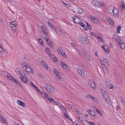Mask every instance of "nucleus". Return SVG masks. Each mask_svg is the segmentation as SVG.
Masks as SVG:
<instances>
[{"mask_svg": "<svg viewBox=\"0 0 125 125\" xmlns=\"http://www.w3.org/2000/svg\"><path fill=\"white\" fill-rule=\"evenodd\" d=\"M109 12L113 14V16L115 17H118L119 15L118 10L116 8L111 6L108 9Z\"/></svg>", "mask_w": 125, "mask_h": 125, "instance_id": "obj_1", "label": "nucleus"}, {"mask_svg": "<svg viewBox=\"0 0 125 125\" xmlns=\"http://www.w3.org/2000/svg\"><path fill=\"white\" fill-rule=\"evenodd\" d=\"M40 34L43 37L46 38L48 35L47 28L44 26H41Z\"/></svg>", "mask_w": 125, "mask_h": 125, "instance_id": "obj_2", "label": "nucleus"}, {"mask_svg": "<svg viewBox=\"0 0 125 125\" xmlns=\"http://www.w3.org/2000/svg\"><path fill=\"white\" fill-rule=\"evenodd\" d=\"M91 4L94 6L98 7H103L105 5L103 3H102L96 0H92Z\"/></svg>", "mask_w": 125, "mask_h": 125, "instance_id": "obj_3", "label": "nucleus"}, {"mask_svg": "<svg viewBox=\"0 0 125 125\" xmlns=\"http://www.w3.org/2000/svg\"><path fill=\"white\" fill-rule=\"evenodd\" d=\"M44 85L45 88L47 91L51 93L53 92L54 89L50 84L47 83L45 84Z\"/></svg>", "mask_w": 125, "mask_h": 125, "instance_id": "obj_4", "label": "nucleus"}, {"mask_svg": "<svg viewBox=\"0 0 125 125\" xmlns=\"http://www.w3.org/2000/svg\"><path fill=\"white\" fill-rule=\"evenodd\" d=\"M18 23L16 21H13L11 22L10 23V26L11 29L13 30H15L17 28Z\"/></svg>", "mask_w": 125, "mask_h": 125, "instance_id": "obj_5", "label": "nucleus"}, {"mask_svg": "<svg viewBox=\"0 0 125 125\" xmlns=\"http://www.w3.org/2000/svg\"><path fill=\"white\" fill-rule=\"evenodd\" d=\"M56 49L57 51L59 54H61L64 57L66 56V55L65 54L64 51L62 50V48L57 47Z\"/></svg>", "mask_w": 125, "mask_h": 125, "instance_id": "obj_6", "label": "nucleus"}, {"mask_svg": "<svg viewBox=\"0 0 125 125\" xmlns=\"http://www.w3.org/2000/svg\"><path fill=\"white\" fill-rule=\"evenodd\" d=\"M88 83L92 89H95L96 86L95 83L92 80H88Z\"/></svg>", "mask_w": 125, "mask_h": 125, "instance_id": "obj_7", "label": "nucleus"}, {"mask_svg": "<svg viewBox=\"0 0 125 125\" xmlns=\"http://www.w3.org/2000/svg\"><path fill=\"white\" fill-rule=\"evenodd\" d=\"M104 99L106 102L108 104H111V101L109 96L107 94L104 95L103 96Z\"/></svg>", "mask_w": 125, "mask_h": 125, "instance_id": "obj_8", "label": "nucleus"}, {"mask_svg": "<svg viewBox=\"0 0 125 125\" xmlns=\"http://www.w3.org/2000/svg\"><path fill=\"white\" fill-rule=\"evenodd\" d=\"M10 80L12 81L13 82L15 83L18 86H21L20 83L17 80L15 79L12 76H10Z\"/></svg>", "mask_w": 125, "mask_h": 125, "instance_id": "obj_9", "label": "nucleus"}, {"mask_svg": "<svg viewBox=\"0 0 125 125\" xmlns=\"http://www.w3.org/2000/svg\"><path fill=\"white\" fill-rule=\"evenodd\" d=\"M119 45L122 49H123L125 47V43L122 40H120L119 42Z\"/></svg>", "mask_w": 125, "mask_h": 125, "instance_id": "obj_10", "label": "nucleus"}, {"mask_svg": "<svg viewBox=\"0 0 125 125\" xmlns=\"http://www.w3.org/2000/svg\"><path fill=\"white\" fill-rule=\"evenodd\" d=\"M73 21L74 22L76 23L79 24L81 22L79 18L76 16H74L73 18Z\"/></svg>", "mask_w": 125, "mask_h": 125, "instance_id": "obj_11", "label": "nucleus"}, {"mask_svg": "<svg viewBox=\"0 0 125 125\" xmlns=\"http://www.w3.org/2000/svg\"><path fill=\"white\" fill-rule=\"evenodd\" d=\"M41 61H40V62L41 64L44 67L45 69L46 70L48 69V68L46 63L42 60V59H40Z\"/></svg>", "mask_w": 125, "mask_h": 125, "instance_id": "obj_12", "label": "nucleus"}, {"mask_svg": "<svg viewBox=\"0 0 125 125\" xmlns=\"http://www.w3.org/2000/svg\"><path fill=\"white\" fill-rule=\"evenodd\" d=\"M24 69L26 71L29 72L31 74L33 73V70L31 69L29 66V67L26 68H25Z\"/></svg>", "mask_w": 125, "mask_h": 125, "instance_id": "obj_13", "label": "nucleus"}, {"mask_svg": "<svg viewBox=\"0 0 125 125\" xmlns=\"http://www.w3.org/2000/svg\"><path fill=\"white\" fill-rule=\"evenodd\" d=\"M83 69L81 68H78L77 69V71L78 73L81 75H83L84 74V72Z\"/></svg>", "mask_w": 125, "mask_h": 125, "instance_id": "obj_14", "label": "nucleus"}, {"mask_svg": "<svg viewBox=\"0 0 125 125\" xmlns=\"http://www.w3.org/2000/svg\"><path fill=\"white\" fill-rule=\"evenodd\" d=\"M87 112L90 115L94 116H95V113L94 111L88 110L87 111Z\"/></svg>", "mask_w": 125, "mask_h": 125, "instance_id": "obj_15", "label": "nucleus"}, {"mask_svg": "<svg viewBox=\"0 0 125 125\" xmlns=\"http://www.w3.org/2000/svg\"><path fill=\"white\" fill-rule=\"evenodd\" d=\"M17 103L18 104L20 105L23 107H24L25 106L24 103L23 102H22L21 100H18L17 101Z\"/></svg>", "mask_w": 125, "mask_h": 125, "instance_id": "obj_16", "label": "nucleus"}, {"mask_svg": "<svg viewBox=\"0 0 125 125\" xmlns=\"http://www.w3.org/2000/svg\"><path fill=\"white\" fill-rule=\"evenodd\" d=\"M76 117L77 119L79 120L81 122H82L83 121V118L82 117V115H77Z\"/></svg>", "mask_w": 125, "mask_h": 125, "instance_id": "obj_17", "label": "nucleus"}, {"mask_svg": "<svg viewBox=\"0 0 125 125\" xmlns=\"http://www.w3.org/2000/svg\"><path fill=\"white\" fill-rule=\"evenodd\" d=\"M75 12L76 13L80 14L83 12V10L79 8L75 10Z\"/></svg>", "mask_w": 125, "mask_h": 125, "instance_id": "obj_18", "label": "nucleus"}, {"mask_svg": "<svg viewBox=\"0 0 125 125\" xmlns=\"http://www.w3.org/2000/svg\"><path fill=\"white\" fill-rule=\"evenodd\" d=\"M114 35V36L113 38H115L116 39V42H118V43H119V42L120 41V40H122L119 37H117V36L116 35Z\"/></svg>", "mask_w": 125, "mask_h": 125, "instance_id": "obj_19", "label": "nucleus"}, {"mask_svg": "<svg viewBox=\"0 0 125 125\" xmlns=\"http://www.w3.org/2000/svg\"><path fill=\"white\" fill-rule=\"evenodd\" d=\"M60 64L62 67L64 69H65L66 68L67 65L65 64L63 62L61 61V62Z\"/></svg>", "mask_w": 125, "mask_h": 125, "instance_id": "obj_20", "label": "nucleus"}, {"mask_svg": "<svg viewBox=\"0 0 125 125\" xmlns=\"http://www.w3.org/2000/svg\"><path fill=\"white\" fill-rule=\"evenodd\" d=\"M0 120L1 121V122L3 123L6 124V123L5 122L6 119L5 117H0Z\"/></svg>", "mask_w": 125, "mask_h": 125, "instance_id": "obj_21", "label": "nucleus"}, {"mask_svg": "<svg viewBox=\"0 0 125 125\" xmlns=\"http://www.w3.org/2000/svg\"><path fill=\"white\" fill-rule=\"evenodd\" d=\"M20 77L23 82H24L25 83L27 82L28 80L25 77H22L21 76H20Z\"/></svg>", "mask_w": 125, "mask_h": 125, "instance_id": "obj_22", "label": "nucleus"}, {"mask_svg": "<svg viewBox=\"0 0 125 125\" xmlns=\"http://www.w3.org/2000/svg\"><path fill=\"white\" fill-rule=\"evenodd\" d=\"M3 72L4 73L3 74L4 75L5 77L7 76L8 78H9L10 79V76H11L5 72L3 71Z\"/></svg>", "mask_w": 125, "mask_h": 125, "instance_id": "obj_23", "label": "nucleus"}, {"mask_svg": "<svg viewBox=\"0 0 125 125\" xmlns=\"http://www.w3.org/2000/svg\"><path fill=\"white\" fill-rule=\"evenodd\" d=\"M44 38V39L45 40L47 41V42L48 45H49L50 43H51V42L50 40L49 39L48 36L47 37H46V38Z\"/></svg>", "mask_w": 125, "mask_h": 125, "instance_id": "obj_24", "label": "nucleus"}, {"mask_svg": "<svg viewBox=\"0 0 125 125\" xmlns=\"http://www.w3.org/2000/svg\"><path fill=\"white\" fill-rule=\"evenodd\" d=\"M87 97L89 99H91L92 100L95 101L96 100V98L92 96L91 95L88 94L87 95Z\"/></svg>", "mask_w": 125, "mask_h": 125, "instance_id": "obj_25", "label": "nucleus"}, {"mask_svg": "<svg viewBox=\"0 0 125 125\" xmlns=\"http://www.w3.org/2000/svg\"><path fill=\"white\" fill-rule=\"evenodd\" d=\"M22 67L24 69L26 68L29 67V66L26 64V63H22L21 64Z\"/></svg>", "mask_w": 125, "mask_h": 125, "instance_id": "obj_26", "label": "nucleus"}, {"mask_svg": "<svg viewBox=\"0 0 125 125\" xmlns=\"http://www.w3.org/2000/svg\"><path fill=\"white\" fill-rule=\"evenodd\" d=\"M102 47L103 48L104 50V51L105 52H109V51H107V50H108V49L107 46L105 45H102Z\"/></svg>", "mask_w": 125, "mask_h": 125, "instance_id": "obj_27", "label": "nucleus"}, {"mask_svg": "<svg viewBox=\"0 0 125 125\" xmlns=\"http://www.w3.org/2000/svg\"><path fill=\"white\" fill-rule=\"evenodd\" d=\"M91 20L92 21H93L94 23L97 22L98 20V18L94 17L93 18H92L91 17Z\"/></svg>", "mask_w": 125, "mask_h": 125, "instance_id": "obj_28", "label": "nucleus"}, {"mask_svg": "<svg viewBox=\"0 0 125 125\" xmlns=\"http://www.w3.org/2000/svg\"><path fill=\"white\" fill-rule=\"evenodd\" d=\"M45 50L46 52L49 54V56H52V54L51 53L49 50L48 48H46V49Z\"/></svg>", "mask_w": 125, "mask_h": 125, "instance_id": "obj_29", "label": "nucleus"}, {"mask_svg": "<svg viewBox=\"0 0 125 125\" xmlns=\"http://www.w3.org/2000/svg\"><path fill=\"white\" fill-rule=\"evenodd\" d=\"M38 41L39 43L41 44L42 46L44 45L43 43L42 40L41 38H39Z\"/></svg>", "mask_w": 125, "mask_h": 125, "instance_id": "obj_30", "label": "nucleus"}, {"mask_svg": "<svg viewBox=\"0 0 125 125\" xmlns=\"http://www.w3.org/2000/svg\"><path fill=\"white\" fill-rule=\"evenodd\" d=\"M74 110L77 113V115H82L81 114V112L78 110H77V109L76 108H74Z\"/></svg>", "mask_w": 125, "mask_h": 125, "instance_id": "obj_31", "label": "nucleus"}, {"mask_svg": "<svg viewBox=\"0 0 125 125\" xmlns=\"http://www.w3.org/2000/svg\"><path fill=\"white\" fill-rule=\"evenodd\" d=\"M86 25L88 29H89L90 30H91L92 28V27L91 25L90 24L88 23L87 22H86Z\"/></svg>", "mask_w": 125, "mask_h": 125, "instance_id": "obj_32", "label": "nucleus"}, {"mask_svg": "<svg viewBox=\"0 0 125 125\" xmlns=\"http://www.w3.org/2000/svg\"><path fill=\"white\" fill-rule=\"evenodd\" d=\"M47 99L50 102H52L54 101V100L52 98H51L50 97H47Z\"/></svg>", "mask_w": 125, "mask_h": 125, "instance_id": "obj_33", "label": "nucleus"}, {"mask_svg": "<svg viewBox=\"0 0 125 125\" xmlns=\"http://www.w3.org/2000/svg\"><path fill=\"white\" fill-rule=\"evenodd\" d=\"M121 2L123 3V4H122L121 5V9L123 10H125V7L124 4L123 2L122 1Z\"/></svg>", "mask_w": 125, "mask_h": 125, "instance_id": "obj_34", "label": "nucleus"}, {"mask_svg": "<svg viewBox=\"0 0 125 125\" xmlns=\"http://www.w3.org/2000/svg\"><path fill=\"white\" fill-rule=\"evenodd\" d=\"M108 22L111 25H113V22L112 20L110 19L109 18H108Z\"/></svg>", "mask_w": 125, "mask_h": 125, "instance_id": "obj_35", "label": "nucleus"}, {"mask_svg": "<svg viewBox=\"0 0 125 125\" xmlns=\"http://www.w3.org/2000/svg\"><path fill=\"white\" fill-rule=\"evenodd\" d=\"M56 77L60 81H62V77H61V76L59 74H58L57 75H56Z\"/></svg>", "mask_w": 125, "mask_h": 125, "instance_id": "obj_36", "label": "nucleus"}, {"mask_svg": "<svg viewBox=\"0 0 125 125\" xmlns=\"http://www.w3.org/2000/svg\"><path fill=\"white\" fill-rule=\"evenodd\" d=\"M99 89L101 90H102L103 89H104V88L103 87V86L102 85V84H99Z\"/></svg>", "mask_w": 125, "mask_h": 125, "instance_id": "obj_37", "label": "nucleus"}, {"mask_svg": "<svg viewBox=\"0 0 125 125\" xmlns=\"http://www.w3.org/2000/svg\"><path fill=\"white\" fill-rule=\"evenodd\" d=\"M109 85L107 87L110 89H112L113 88V85L112 84H111V83H108Z\"/></svg>", "mask_w": 125, "mask_h": 125, "instance_id": "obj_38", "label": "nucleus"}, {"mask_svg": "<svg viewBox=\"0 0 125 125\" xmlns=\"http://www.w3.org/2000/svg\"><path fill=\"white\" fill-rule=\"evenodd\" d=\"M97 38L99 42H102L103 41V39L100 35L99 36H98Z\"/></svg>", "mask_w": 125, "mask_h": 125, "instance_id": "obj_39", "label": "nucleus"}, {"mask_svg": "<svg viewBox=\"0 0 125 125\" xmlns=\"http://www.w3.org/2000/svg\"><path fill=\"white\" fill-rule=\"evenodd\" d=\"M81 41L83 42L85 44L86 43V37H83Z\"/></svg>", "mask_w": 125, "mask_h": 125, "instance_id": "obj_40", "label": "nucleus"}, {"mask_svg": "<svg viewBox=\"0 0 125 125\" xmlns=\"http://www.w3.org/2000/svg\"><path fill=\"white\" fill-rule=\"evenodd\" d=\"M34 87L37 90V91H39V92L41 94H43L42 93V92H40V91L39 89V88L35 85V86H34Z\"/></svg>", "mask_w": 125, "mask_h": 125, "instance_id": "obj_41", "label": "nucleus"}, {"mask_svg": "<svg viewBox=\"0 0 125 125\" xmlns=\"http://www.w3.org/2000/svg\"><path fill=\"white\" fill-rule=\"evenodd\" d=\"M51 29H52L53 30V31H55L56 32V34H57V33L56 31V28L54 26H52V28H51Z\"/></svg>", "mask_w": 125, "mask_h": 125, "instance_id": "obj_42", "label": "nucleus"}, {"mask_svg": "<svg viewBox=\"0 0 125 125\" xmlns=\"http://www.w3.org/2000/svg\"><path fill=\"white\" fill-rule=\"evenodd\" d=\"M103 60L104 62H105L107 65H109V63L108 62H107V60L106 59L104 58L103 59Z\"/></svg>", "mask_w": 125, "mask_h": 125, "instance_id": "obj_43", "label": "nucleus"}, {"mask_svg": "<svg viewBox=\"0 0 125 125\" xmlns=\"http://www.w3.org/2000/svg\"><path fill=\"white\" fill-rule=\"evenodd\" d=\"M79 24L81 26L83 27H84L85 26V24L81 22Z\"/></svg>", "mask_w": 125, "mask_h": 125, "instance_id": "obj_44", "label": "nucleus"}, {"mask_svg": "<svg viewBox=\"0 0 125 125\" xmlns=\"http://www.w3.org/2000/svg\"><path fill=\"white\" fill-rule=\"evenodd\" d=\"M19 75H21L22 76L25 75V73L21 71L19 73Z\"/></svg>", "mask_w": 125, "mask_h": 125, "instance_id": "obj_45", "label": "nucleus"}, {"mask_svg": "<svg viewBox=\"0 0 125 125\" xmlns=\"http://www.w3.org/2000/svg\"><path fill=\"white\" fill-rule=\"evenodd\" d=\"M86 60L88 61H90V58L89 55L86 54Z\"/></svg>", "mask_w": 125, "mask_h": 125, "instance_id": "obj_46", "label": "nucleus"}, {"mask_svg": "<svg viewBox=\"0 0 125 125\" xmlns=\"http://www.w3.org/2000/svg\"><path fill=\"white\" fill-rule=\"evenodd\" d=\"M88 122L90 125H95L94 123L90 121Z\"/></svg>", "mask_w": 125, "mask_h": 125, "instance_id": "obj_47", "label": "nucleus"}, {"mask_svg": "<svg viewBox=\"0 0 125 125\" xmlns=\"http://www.w3.org/2000/svg\"><path fill=\"white\" fill-rule=\"evenodd\" d=\"M96 112H97V113L99 114L100 115H103V114L102 113V112H101L99 110H98L96 111Z\"/></svg>", "mask_w": 125, "mask_h": 125, "instance_id": "obj_48", "label": "nucleus"}, {"mask_svg": "<svg viewBox=\"0 0 125 125\" xmlns=\"http://www.w3.org/2000/svg\"><path fill=\"white\" fill-rule=\"evenodd\" d=\"M60 35L61 36L63 35L64 33L63 31L61 30H60Z\"/></svg>", "mask_w": 125, "mask_h": 125, "instance_id": "obj_49", "label": "nucleus"}, {"mask_svg": "<svg viewBox=\"0 0 125 125\" xmlns=\"http://www.w3.org/2000/svg\"><path fill=\"white\" fill-rule=\"evenodd\" d=\"M116 28L117 30V31H120V30H121V27L120 26H119V27H117Z\"/></svg>", "mask_w": 125, "mask_h": 125, "instance_id": "obj_50", "label": "nucleus"}, {"mask_svg": "<svg viewBox=\"0 0 125 125\" xmlns=\"http://www.w3.org/2000/svg\"><path fill=\"white\" fill-rule=\"evenodd\" d=\"M76 122H77L78 121H76L74 122H73V125H78L77 123H76Z\"/></svg>", "mask_w": 125, "mask_h": 125, "instance_id": "obj_51", "label": "nucleus"}, {"mask_svg": "<svg viewBox=\"0 0 125 125\" xmlns=\"http://www.w3.org/2000/svg\"><path fill=\"white\" fill-rule=\"evenodd\" d=\"M53 60H54V62H56L57 61V58H56L55 57L54 58V57H53Z\"/></svg>", "mask_w": 125, "mask_h": 125, "instance_id": "obj_52", "label": "nucleus"}, {"mask_svg": "<svg viewBox=\"0 0 125 125\" xmlns=\"http://www.w3.org/2000/svg\"><path fill=\"white\" fill-rule=\"evenodd\" d=\"M100 62L101 63V64H102V65H104V61H103L102 60H100Z\"/></svg>", "mask_w": 125, "mask_h": 125, "instance_id": "obj_53", "label": "nucleus"}, {"mask_svg": "<svg viewBox=\"0 0 125 125\" xmlns=\"http://www.w3.org/2000/svg\"><path fill=\"white\" fill-rule=\"evenodd\" d=\"M0 52L1 53H3L4 52L2 48L1 47H0Z\"/></svg>", "mask_w": 125, "mask_h": 125, "instance_id": "obj_54", "label": "nucleus"}, {"mask_svg": "<svg viewBox=\"0 0 125 125\" xmlns=\"http://www.w3.org/2000/svg\"><path fill=\"white\" fill-rule=\"evenodd\" d=\"M30 83L31 85L33 87H34V86H35V85L33 84L32 82H30Z\"/></svg>", "mask_w": 125, "mask_h": 125, "instance_id": "obj_55", "label": "nucleus"}, {"mask_svg": "<svg viewBox=\"0 0 125 125\" xmlns=\"http://www.w3.org/2000/svg\"><path fill=\"white\" fill-rule=\"evenodd\" d=\"M104 69H105V70L107 69V68H106V66L105 65V64H104V65H102Z\"/></svg>", "mask_w": 125, "mask_h": 125, "instance_id": "obj_56", "label": "nucleus"}, {"mask_svg": "<svg viewBox=\"0 0 125 125\" xmlns=\"http://www.w3.org/2000/svg\"><path fill=\"white\" fill-rule=\"evenodd\" d=\"M64 117L65 118H67L68 116L66 114L64 113L63 114Z\"/></svg>", "mask_w": 125, "mask_h": 125, "instance_id": "obj_57", "label": "nucleus"}, {"mask_svg": "<svg viewBox=\"0 0 125 125\" xmlns=\"http://www.w3.org/2000/svg\"><path fill=\"white\" fill-rule=\"evenodd\" d=\"M44 92L43 94H44V96L45 97H46L47 99V97H49V96H48V95L47 94L45 93H44V92Z\"/></svg>", "mask_w": 125, "mask_h": 125, "instance_id": "obj_58", "label": "nucleus"}, {"mask_svg": "<svg viewBox=\"0 0 125 125\" xmlns=\"http://www.w3.org/2000/svg\"><path fill=\"white\" fill-rule=\"evenodd\" d=\"M120 102L122 103V104H124L125 102L124 101L123 99V98H121V100H120Z\"/></svg>", "mask_w": 125, "mask_h": 125, "instance_id": "obj_59", "label": "nucleus"}, {"mask_svg": "<svg viewBox=\"0 0 125 125\" xmlns=\"http://www.w3.org/2000/svg\"><path fill=\"white\" fill-rule=\"evenodd\" d=\"M54 73H55L56 75L58 74V73L57 71L56 70H54Z\"/></svg>", "mask_w": 125, "mask_h": 125, "instance_id": "obj_60", "label": "nucleus"}, {"mask_svg": "<svg viewBox=\"0 0 125 125\" xmlns=\"http://www.w3.org/2000/svg\"><path fill=\"white\" fill-rule=\"evenodd\" d=\"M38 75L39 77H43V76L42 74H41L40 73H38Z\"/></svg>", "mask_w": 125, "mask_h": 125, "instance_id": "obj_61", "label": "nucleus"}, {"mask_svg": "<svg viewBox=\"0 0 125 125\" xmlns=\"http://www.w3.org/2000/svg\"><path fill=\"white\" fill-rule=\"evenodd\" d=\"M49 45L52 48H53L54 47V46L52 44V43H50V44Z\"/></svg>", "mask_w": 125, "mask_h": 125, "instance_id": "obj_62", "label": "nucleus"}, {"mask_svg": "<svg viewBox=\"0 0 125 125\" xmlns=\"http://www.w3.org/2000/svg\"><path fill=\"white\" fill-rule=\"evenodd\" d=\"M53 102L55 104H58L59 103V102L57 101H53Z\"/></svg>", "mask_w": 125, "mask_h": 125, "instance_id": "obj_63", "label": "nucleus"}, {"mask_svg": "<svg viewBox=\"0 0 125 125\" xmlns=\"http://www.w3.org/2000/svg\"><path fill=\"white\" fill-rule=\"evenodd\" d=\"M16 69L17 71L19 73L21 71L19 68H16Z\"/></svg>", "mask_w": 125, "mask_h": 125, "instance_id": "obj_64", "label": "nucleus"}]
</instances>
